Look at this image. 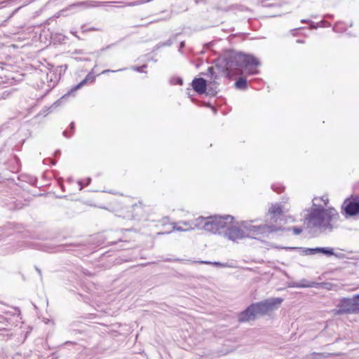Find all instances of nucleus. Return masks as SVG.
I'll list each match as a JSON object with an SVG mask.
<instances>
[{
	"label": "nucleus",
	"instance_id": "nucleus-46",
	"mask_svg": "<svg viewBox=\"0 0 359 359\" xmlns=\"http://www.w3.org/2000/svg\"><path fill=\"white\" fill-rule=\"evenodd\" d=\"M185 47V41H182L180 42V46H179V48H178V51L181 53V54H183V51H182V49Z\"/></svg>",
	"mask_w": 359,
	"mask_h": 359
},
{
	"label": "nucleus",
	"instance_id": "nucleus-43",
	"mask_svg": "<svg viewBox=\"0 0 359 359\" xmlns=\"http://www.w3.org/2000/svg\"><path fill=\"white\" fill-rule=\"evenodd\" d=\"M187 262H193V263H199V264H210V265H212V262H210V261H203V260H200V261H191V260H187Z\"/></svg>",
	"mask_w": 359,
	"mask_h": 359
},
{
	"label": "nucleus",
	"instance_id": "nucleus-63",
	"mask_svg": "<svg viewBox=\"0 0 359 359\" xmlns=\"http://www.w3.org/2000/svg\"><path fill=\"white\" fill-rule=\"evenodd\" d=\"M107 243H108V244H116V242H108Z\"/></svg>",
	"mask_w": 359,
	"mask_h": 359
},
{
	"label": "nucleus",
	"instance_id": "nucleus-62",
	"mask_svg": "<svg viewBox=\"0 0 359 359\" xmlns=\"http://www.w3.org/2000/svg\"><path fill=\"white\" fill-rule=\"evenodd\" d=\"M74 344V343H73L72 341H66V342L65 343V344H67H67Z\"/></svg>",
	"mask_w": 359,
	"mask_h": 359
},
{
	"label": "nucleus",
	"instance_id": "nucleus-16",
	"mask_svg": "<svg viewBox=\"0 0 359 359\" xmlns=\"http://www.w3.org/2000/svg\"><path fill=\"white\" fill-rule=\"evenodd\" d=\"M20 229V224L8 222L0 227V233L2 236H6L11 234V231L19 232Z\"/></svg>",
	"mask_w": 359,
	"mask_h": 359
},
{
	"label": "nucleus",
	"instance_id": "nucleus-42",
	"mask_svg": "<svg viewBox=\"0 0 359 359\" xmlns=\"http://www.w3.org/2000/svg\"><path fill=\"white\" fill-rule=\"evenodd\" d=\"M309 28L310 29H317L318 28V22H315L312 20L309 21Z\"/></svg>",
	"mask_w": 359,
	"mask_h": 359
},
{
	"label": "nucleus",
	"instance_id": "nucleus-45",
	"mask_svg": "<svg viewBox=\"0 0 359 359\" xmlns=\"http://www.w3.org/2000/svg\"><path fill=\"white\" fill-rule=\"evenodd\" d=\"M212 265L219 267H226L227 266V264L222 263L220 262H212Z\"/></svg>",
	"mask_w": 359,
	"mask_h": 359
},
{
	"label": "nucleus",
	"instance_id": "nucleus-10",
	"mask_svg": "<svg viewBox=\"0 0 359 359\" xmlns=\"http://www.w3.org/2000/svg\"><path fill=\"white\" fill-rule=\"evenodd\" d=\"M67 69V65H60L57 66L54 70H52L47 74L46 79L48 83V88L46 90L44 95L41 97H43L45 95L48 94L53 88L55 87L58 81L60 80L62 75L65 74Z\"/></svg>",
	"mask_w": 359,
	"mask_h": 359
},
{
	"label": "nucleus",
	"instance_id": "nucleus-9",
	"mask_svg": "<svg viewBox=\"0 0 359 359\" xmlns=\"http://www.w3.org/2000/svg\"><path fill=\"white\" fill-rule=\"evenodd\" d=\"M341 213L348 219L359 215V196L351 195L346 198L341 206Z\"/></svg>",
	"mask_w": 359,
	"mask_h": 359
},
{
	"label": "nucleus",
	"instance_id": "nucleus-11",
	"mask_svg": "<svg viewBox=\"0 0 359 359\" xmlns=\"http://www.w3.org/2000/svg\"><path fill=\"white\" fill-rule=\"evenodd\" d=\"M232 223L233 222H229L228 224L226 225L224 231L222 234L224 236V237L232 241H236L238 240L247 237L244 230H242L239 227L233 226Z\"/></svg>",
	"mask_w": 359,
	"mask_h": 359
},
{
	"label": "nucleus",
	"instance_id": "nucleus-61",
	"mask_svg": "<svg viewBox=\"0 0 359 359\" xmlns=\"http://www.w3.org/2000/svg\"><path fill=\"white\" fill-rule=\"evenodd\" d=\"M189 90H190V89L187 88V95H188L189 97L191 98V95H190Z\"/></svg>",
	"mask_w": 359,
	"mask_h": 359
},
{
	"label": "nucleus",
	"instance_id": "nucleus-31",
	"mask_svg": "<svg viewBox=\"0 0 359 359\" xmlns=\"http://www.w3.org/2000/svg\"><path fill=\"white\" fill-rule=\"evenodd\" d=\"M91 178L87 177L85 180H79L77 183L79 185V190H82L85 187L88 186L91 182Z\"/></svg>",
	"mask_w": 359,
	"mask_h": 359
},
{
	"label": "nucleus",
	"instance_id": "nucleus-36",
	"mask_svg": "<svg viewBox=\"0 0 359 359\" xmlns=\"http://www.w3.org/2000/svg\"><path fill=\"white\" fill-rule=\"evenodd\" d=\"M81 29L83 33H86L88 32L100 31L101 30L100 28L95 27H90L86 28L85 25H81Z\"/></svg>",
	"mask_w": 359,
	"mask_h": 359
},
{
	"label": "nucleus",
	"instance_id": "nucleus-19",
	"mask_svg": "<svg viewBox=\"0 0 359 359\" xmlns=\"http://www.w3.org/2000/svg\"><path fill=\"white\" fill-rule=\"evenodd\" d=\"M130 210L132 213L131 218L133 219H140L142 217L143 208L141 203H135L130 207Z\"/></svg>",
	"mask_w": 359,
	"mask_h": 359
},
{
	"label": "nucleus",
	"instance_id": "nucleus-29",
	"mask_svg": "<svg viewBox=\"0 0 359 359\" xmlns=\"http://www.w3.org/2000/svg\"><path fill=\"white\" fill-rule=\"evenodd\" d=\"M319 254H322L327 257H331L334 255V248L331 247H320Z\"/></svg>",
	"mask_w": 359,
	"mask_h": 359
},
{
	"label": "nucleus",
	"instance_id": "nucleus-47",
	"mask_svg": "<svg viewBox=\"0 0 359 359\" xmlns=\"http://www.w3.org/2000/svg\"><path fill=\"white\" fill-rule=\"evenodd\" d=\"M4 64L0 62V76H4L5 77H6L7 76L4 74Z\"/></svg>",
	"mask_w": 359,
	"mask_h": 359
},
{
	"label": "nucleus",
	"instance_id": "nucleus-2",
	"mask_svg": "<svg viewBox=\"0 0 359 359\" xmlns=\"http://www.w3.org/2000/svg\"><path fill=\"white\" fill-rule=\"evenodd\" d=\"M224 70L229 77L244 72L247 76L259 73L257 67L261 65V62L252 54L231 52L224 57Z\"/></svg>",
	"mask_w": 359,
	"mask_h": 359
},
{
	"label": "nucleus",
	"instance_id": "nucleus-64",
	"mask_svg": "<svg viewBox=\"0 0 359 359\" xmlns=\"http://www.w3.org/2000/svg\"><path fill=\"white\" fill-rule=\"evenodd\" d=\"M55 163H56V161H53V162L51 163V164H52V165H55Z\"/></svg>",
	"mask_w": 359,
	"mask_h": 359
},
{
	"label": "nucleus",
	"instance_id": "nucleus-6",
	"mask_svg": "<svg viewBox=\"0 0 359 359\" xmlns=\"http://www.w3.org/2000/svg\"><path fill=\"white\" fill-rule=\"evenodd\" d=\"M335 315L356 314L359 313V294L352 297H342L339 300L337 308L333 310Z\"/></svg>",
	"mask_w": 359,
	"mask_h": 359
},
{
	"label": "nucleus",
	"instance_id": "nucleus-48",
	"mask_svg": "<svg viewBox=\"0 0 359 359\" xmlns=\"http://www.w3.org/2000/svg\"><path fill=\"white\" fill-rule=\"evenodd\" d=\"M205 106L208 108H210L214 111L215 114L217 113V109L212 105L211 103L208 102L206 104Z\"/></svg>",
	"mask_w": 359,
	"mask_h": 359
},
{
	"label": "nucleus",
	"instance_id": "nucleus-32",
	"mask_svg": "<svg viewBox=\"0 0 359 359\" xmlns=\"http://www.w3.org/2000/svg\"><path fill=\"white\" fill-rule=\"evenodd\" d=\"M284 186L280 183H274L271 184V189L276 193H281L284 191Z\"/></svg>",
	"mask_w": 359,
	"mask_h": 359
},
{
	"label": "nucleus",
	"instance_id": "nucleus-33",
	"mask_svg": "<svg viewBox=\"0 0 359 359\" xmlns=\"http://www.w3.org/2000/svg\"><path fill=\"white\" fill-rule=\"evenodd\" d=\"M170 83L171 85L182 86L183 85V79L182 77H180V76H173V77L170 78Z\"/></svg>",
	"mask_w": 359,
	"mask_h": 359
},
{
	"label": "nucleus",
	"instance_id": "nucleus-52",
	"mask_svg": "<svg viewBox=\"0 0 359 359\" xmlns=\"http://www.w3.org/2000/svg\"><path fill=\"white\" fill-rule=\"evenodd\" d=\"M51 355L53 356L52 359H57L60 358V355L57 354V352H53Z\"/></svg>",
	"mask_w": 359,
	"mask_h": 359
},
{
	"label": "nucleus",
	"instance_id": "nucleus-18",
	"mask_svg": "<svg viewBox=\"0 0 359 359\" xmlns=\"http://www.w3.org/2000/svg\"><path fill=\"white\" fill-rule=\"evenodd\" d=\"M192 229L191 222H182L180 223H173L172 231L165 232V233H171L172 231H187ZM159 234H165V233H158Z\"/></svg>",
	"mask_w": 359,
	"mask_h": 359
},
{
	"label": "nucleus",
	"instance_id": "nucleus-59",
	"mask_svg": "<svg viewBox=\"0 0 359 359\" xmlns=\"http://www.w3.org/2000/svg\"><path fill=\"white\" fill-rule=\"evenodd\" d=\"M351 259L353 260L359 261V257H358V256L352 257H351Z\"/></svg>",
	"mask_w": 359,
	"mask_h": 359
},
{
	"label": "nucleus",
	"instance_id": "nucleus-15",
	"mask_svg": "<svg viewBox=\"0 0 359 359\" xmlns=\"http://www.w3.org/2000/svg\"><path fill=\"white\" fill-rule=\"evenodd\" d=\"M269 215L271 219L274 220L276 222H277L278 219L281 220V217L283 216V205L280 203L272 204L269 209Z\"/></svg>",
	"mask_w": 359,
	"mask_h": 359
},
{
	"label": "nucleus",
	"instance_id": "nucleus-3",
	"mask_svg": "<svg viewBox=\"0 0 359 359\" xmlns=\"http://www.w3.org/2000/svg\"><path fill=\"white\" fill-rule=\"evenodd\" d=\"M283 302L280 297L266 299L258 302L252 303L245 310L238 315L239 323H246L255 320L259 316L266 315L269 311H273Z\"/></svg>",
	"mask_w": 359,
	"mask_h": 359
},
{
	"label": "nucleus",
	"instance_id": "nucleus-35",
	"mask_svg": "<svg viewBox=\"0 0 359 359\" xmlns=\"http://www.w3.org/2000/svg\"><path fill=\"white\" fill-rule=\"evenodd\" d=\"M147 67V65L144 64L142 66H132L130 67V69L137 72L142 73V72H145L144 69H146Z\"/></svg>",
	"mask_w": 359,
	"mask_h": 359
},
{
	"label": "nucleus",
	"instance_id": "nucleus-38",
	"mask_svg": "<svg viewBox=\"0 0 359 359\" xmlns=\"http://www.w3.org/2000/svg\"><path fill=\"white\" fill-rule=\"evenodd\" d=\"M312 285L309 283H296L293 284V287H298V288H304V287H310Z\"/></svg>",
	"mask_w": 359,
	"mask_h": 359
},
{
	"label": "nucleus",
	"instance_id": "nucleus-60",
	"mask_svg": "<svg viewBox=\"0 0 359 359\" xmlns=\"http://www.w3.org/2000/svg\"><path fill=\"white\" fill-rule=\"evenodd\" d=\"M15 159L16 161V163L20 165V159L17 156H15Z\"/></svg>",
	"mask_w": 359,
	"mask_h": 359
},
{
	"label": "nucleus",
	"instance_id": "nucleus-5",
	"mask_svg": "<svg viewBox=\"0 0 359 359\" xmlns=\"http://www.w3.org/2000/svg\"><path fill=\"white\" fill-rule=\"evenodd\" d=\"M252 222L253 221H243L241 223L243 229L248 232L246 233L248 238L262 240L265 237H268L271 233L278 232L279 228H278V224L253 225Z\"/></svg>",
	"mask_w": 359,
	"mask_h": 359
},
{
	"label": "nucleus",
	"instance_id": "nucleus-4",
	"mask_svg": "<svg viewBox=\"0 0 359 359\" xmlns=\"http://www.w3.org/2000/svg\"><path fill=\"white\" fill-rule=\"evenodd\" d=\"M82 248L80 243H70L60 245H52L48 243H41L32 241H19L16 245L11 250V252L23 250L27 248L36 249L46 252H61L76 250Z\"/></svg>",
	"mask_w": 359,
	"mask_h": 359
},
{
	"label": "nucleus",
	"instance_id": "nucleus-20",
	"mask_svg": "<svg viewBox=\"0 0 359 359\" xmlns=\"http://www.w3.org/2000/svg\"><path fill=\"white\" fill-rule=\"evenodd\" d=\"M219 83L215 81H207V91L205 94H207L211 97H215L217 93V87Z\"/></svg>",
	"mask_w": 359,
	"mask_h": 359
},
{
	"label": "nucleus",
	"instance_id": "nucleus-8",
	"mask_svg": "<svg viewBox=\"0 0 359 359\" xmlns=\"http://www.w3.org/2000/svg\"><path fill=\"white\" fill-rule=\"evenodd\" d=\"M95 81V76L94 75L93 70L90 72L86 77L79 83L72 86L65 94H64L60 99L56 100L50 107V108H55L64 102H66L69 97H74L76 93L78 90L81 89L87 83H93Z\"/></svg>",
	"mask_w": 359,
	"mask_h": 359
},
{
	"label": "nucleus",
	"instance_id": "nucleus-30",
	"mask_svg": "<svg viewBox=\"0 0 359 359\" xmlns=\"http://www.w3.org/2000/svg\"><path fill=\"white\" fill-rule=\"evenodd\" d=\"M313 359H327L332 355H334L333 353H312Z\"/></svg>",
	"mask_w": 359,
	"mask_h": 359
},
{
	"label": "nucleus",
	"instance_id": "nucleus-58",
	"mask_svg": "<svg viewBox=\"0 0 359 359\" xmlns=\"http://www.w3.org/2000/svg\"><path fill=\"white\" fill-rule=\"evenodd\" d=\"M296 42H297V43H304V42H305V41H304V39H297V40L296 41Z\"/></svg>",
	"mask_w": 359,
	"mask_h": 359
},
{
	"label": "nucleus",
	"instance_id": "nucleus-37",
	"mask_svg": "<svg viewBox=\"0 0 359 359\" xmlns=\"http://www.w3.org/2000/svg\"><path fill=\"white\" fill-rule=\"evenodd\" d=\"M331 26V23L325 20L324 18L318 22V27H330Z\"/></svg>",
	"mask_w": 359,
	"mask_h": 359
},
{
	"label": "nucleus",
	"instance_id": "nucleus-25",
	"mask_svg": "<svg viewBox=\"0 0 359 359\" xmlns=\"http://www.w3.org/2000/svg\"><path fill=\"white\" fill-rule=\"evenodd\" d=\"M278 232H285V231H292L294 235H299L300 234L303 229L301 226H292V227H283L280 224H278Z\"/></svg>",
	"mask_w": 359,
	"mask_h": 359
},
{
	"label": "nucleus",
	"instance_id": "nucleus-40",
	"mask_svg": "<svg viewBox=\"0 0 359 359\" xmlns=\"http://www.w3.org/2000/svg\"><path fill=\"white\" fill-rule=\"evenodd\" d=\"M260 4L262 7H265V8H270V7H273V6H277V4H275L267 3L266 1H262Z\"/></svg>",
	"mask_w": 359,
	"mask_h": 359
},
{
	"label": "nucleus",
	"instance_id": "nucleus-7",
	"mask_svg": "<svg viewBox=\"0 0 359 359\" xmlns=\"http://www.w3.org/2000/svg\"><path fill=\"white\" fill-rule=\"evenodd\" d=\"M233 217L229 215H214L208 217L207 222L205 223V231L212 233L222 235L224 231L226 225L232 222Z\"/></svg>",
	"mask_w": 359,
	"mask_h": 359
},
{
	"label": "nucleus",
	"instance_id": "nucleus-24",
	"mask_svg": "<svg viewBox=\"0 0 359 359\" xmlns=\"http://www.w3.org/2000/svg\"><path fill=\"white\" fill-rule=\"evenodd\" d=\"M18 180L22 182H25L32 186L36 187L37 183V178L34 176L29 175H21L18 177Z\"/></svg>",
	"mask_w": 359,
	"mask_h": 359
},
{
	"label": "nucleus",
	"instance_id": "nucleus-17",
	"mask_svg": "<svg viewBox=\"0 0 359 359\" xmlns=\"http://www.w3.org/2000/svg\"><path fill=\"white\" fill-rule=\"evenodd\" d=\"M10 210H18L27 205L26 203L22 201L15 199L14 198L6 200L4 204Z\"/></svg>",
	"mask_w": 359,
	"mask_h": 359
},
{
	"label": "nucleus",
	"instance_id": "nucleus-54",
	"mask_svg": "<svg viewBox=\"0 0 359 359\" xmlns=\"http://www.w3.org/2000/svg\"><path fill=\"white\" fill-rule=\"evenodd\" d=\"M70 32L75 37H76L77 39H80V37L77 35V32H76V31H71Z\"/></svg>",
	"mask_w": 359,
	"mask_h": 359
},
{
	"label": "nucleus",
	"instance_id": "nucleus-39",
	"mask_svg": "<svg viewBox=\"0 0 359 359\" xmlns=\"http://www.w3.org/2000/svg\"><path fill=\"white\" fill-rule=\"evenodd\" d=\"M257 83L258 84H262V79H259V78H257V79H252L249 81V83H250V86L252 88H256V87L253 86H252V83Z\"/></svg>",
	"mask_w": 359,
	"mask_h": 359
},
{
	"label": "nucleus",
	"instance_id": "nucleus-51",
	"mask_svg": "<svg viewBox=\"0 0 359 359\" xmlns=\"http://www.w3.org/2000/svg\"><path fill=\"white\" fill-rule=\"evenodd\" d=\"M35 269L37 271V273H38V274H39V276L40 277L41 280H42V272H41V270L39 267H37V266H35Z\"/></svg>",
	"mask_w": 359,
	"mask_h": 359
},
{
	"label": "nucleus",
	"instance_id": "nucleus-1",
	"mask_svg": "<svg viewBox=\"0 0 359 359\" xmlns=\"http://www.w3.org/2000/svg\"><path fill=\"white\" fill-rule=\"evenodd\" d=\"M329 202L327 196L313 198L312 205L304 217L308 228L316 229L325 233L338 228L339 213L334 207L327 206Z\"/></svg>",
	"mask_w": 359,
	"mask_h": 359
},
{
	"label": "nucleus",
	"instance_id": "nucleus-41",
	"mask_svg": "<svg viewBox=\"0 0 359 359\" xmlns=\"http://www.w3.org/2000/svg\"><path fill=\"white\" fill-rule=\"evenodd\" d=\"M332 256H334L335 257H337L338 259H341L347 258L346 255L342 252H334V255Z\"/></svg>",
	"mask_w": 359,
	"mask_h": 359
},
{
	"label": "nucleus",
	"instance_id": "nucleus-26",
	"mask_svg": "<svg viewBox=\"0 0 359 359\" xmlns=\"http://www.w3.org/2000/svg\"><path fill=\"white\" fill-rule=\"evenodd\" d=\"M75 123L74 121H72L69 123L68 128L62 132V135L65 137L69 139L74 135L75 133Z\"/></svg>",
	"mask_w": 359,
	"mask_h": 359
},
{
	"label": "nucleus",
	"instance_id": "nucleus-49",
	"mask_svg": "<svg viewBox=\"0 0 359 359\" xmlns=\"http://www.w3.org/2000/svg\"><path fill=\"white\" fill-rule=\"evenodd\" d=\"M20 6L15 8L11 14L10 15L8 16V19L11 18L20 9Z\"/></svg>",
	"mask_w": 359,
	"mask_h": 359
},
{
	"label": "nucleus",
	"instance_id": "nucleus-44",
	"mask_svg": "<svg viewBox=\"0 0 359 359\" xmlns=\"http://www.w3.org/2000/svg\"><path fill=\"white\" fill-rule=\"evenodd\" d=\"M126 69L127 68H121V69H119L118 70L105 69V70H103L101 74H108L109 72H122V71L126 70Z\"/></svg>",
	"mask_w": 359,
	"mask_h": 359
},
{
	"label": "nucleus",
	"instance_id": "nucleus-28",
	"mask_svg": "<svg viewBox=\"0 0 359 359\" xmlns=\"http://www.w3.org/2000/svg\"><path fill=\"white\" fill-rule=\"evenodd\" d=\"M177 34H175L174 36H173V39L172 38H170L169 39H168L165 42H159L158 43H157L154 48V50H158L159 48H162V47H164V46H170L172 43H173V41L174 39H175V38L177 37Z\"/></svg>",
	"mask_w": 359,
	"mask_h": 359
},
{
	"label": "nucleus",
	"instance_id": "nucleus-55",
	"mask_svg": "<svg viewBox=\"0 0 359 359\" xmlns=\"http://www.w3.org/2000/svg\"><path fill=\"white\" fill-rule=\"evenodd\" d=\"M60 154H61V151L59 149L56 150L54 153L55 156H60Z\"/></svg>",
	"mask_w": 359,
	"mask_h": 359
},
{
	"label": "nucleus",
	"instance_id": "nucleus-57",
	"mask_svg": "<svg viewBox=\"0 0 359 359\" xmlns=\"http://www.w3.org/2000/svg\"><path fill=\"white\" fill-rule=\"evenodd\" d=\"M82 53H83L82 50H75V51L74 52V54H81Z\"/></svg>",
	"mask_w": 359,
	"mask_h": 359
},
{
	"label": "nucleus",
	"instance_id": "nucleus-34",
	"mask_svg": "<svg viewBox=\"0 0 359 359\" xmlns=\"http://www.w3.org/2000/svg\"><path fill=\"white\" fill-rule=\"evenodd\" d=\"M116 44V43L109 44L105 47L100 48V50H97V51L93 52V54L95 55L96 57H98L101 55V54L103 51L109 50V48H111L112 46H115Z\"/></svg>",
	"mask_w": 359,
	"mask_h": 359
},
{
	"label": "nucleus",
	"instance_id": "nucleus-56",
	"mask_svg": "<svg viewBox=\"0 0 359 359\" xmlns=\"http://www.w3.org/2000/svg\"><path fill=\"white\" fill-rule=\"evenodd\" d=\"M309 21H311V20H308V19H302L301 20V22L302 23H307L308 25L309 24Z\"/></svg>",
	"mask_w": 359,
	"mask_h": 359
},
{
	"label": "nucleus",
	"instance_id": "nucleus-27",
	"mask_svg": "<svg viewBox=\"0 0 359 359\" xmlns=\"http://www.w3.org/2000/svg\"><path fill=\"white\" fill-rule=\"evenodd\" d=\"M203 74L207 77H209L210 81H215L219 79V76L215 72V67L213 66L209 67L207 69V72Z\"/></svg>",
	"mask_w": 359,
	"mask_h": 359
},
{
	"label": "nucleus",
	"instance_id": "nucleus-53",
	"mask_svg": "<svg viewBox=\"0 0 359 359\" xmlns=\"http://www.w3.org/2000/svg\"><path fill=\"white\" fill-rule=\"evenodd\" d=\"M75 59L77 61H90V60L89 58H82V57H76Z\"/></svg>",
	"mask_w": 359,
	"mask_h": 359
},
{
	"label": "nucleus",
	"instance_id": "nucleus-13",
	"mask_svg": "<svg viewBox=\"0 0 359 359\" xmlns=\"http://www.w3.org/2000/svg\"><path fill=\"white\" fill-rule=\"evenodd\" d=\"M5 165L0 164V187L7 188L11 191H15L17 187H22L15 182L13 179L7 177V175L1 172L5 170Z\"/></svg>",
	"mask_w": 359,
	"mask_h": 359
},
{
	"label": "nucleus",
	"instance_id": "nucleus-50",
	"mask_svg": "<svg viewBox=\"0 0 359 359\" xmlns=\"http://www.w3.org/2000/svg\"><path fill=\"white\" fill-rule=\"evenodd\" d=\"M323 18L324 19H325V18H329V19H332H332H334V15H332V14H330V13H327V14L324 15L323 16Z\"/></svg>",
	"mask_w": 359,
	"mask_h": 359
},
{
	"label": "nucleus",
	"instance_id": "nucleus-21",
	"mask_svg": "<svg viewBox=\"0 0 359 359\" xmlns=\"http://www.w3.org/2000/svg\"><path fill=\"white\" fill-rule=\"evenodd\" d=\"M353 23L351 22L348 25L344 21H337L336 22L333 27L332 30L337 33H343L346 31L348 27H352Z\"/></svg>",
	"mask_w": 359,
	"mask_h": 359
},
{
	"label": "nucleus",
	"instance_id": "nucleus-22",
	"mask_svg": "<svg viewBox=\"0 0 359 359\" xmlns=\"http://www.w3.org/2000/svg\"><path fill=\"white\" fill-rule=\"evenodd\" d=\"M208 217H199L191 222L192 229H201L205 230V223L207 222Z\"/></svg>",
	"mask_w": 359,
	"mask_h": 359
},
{
	"label": "nucleus",
	"instance_id": "nucleus-12",
	"mask_svg": "<svg viewBox=\"0 0 359 359\" xmlns=\"http://www.w3.org/2000/svg\"><path fill=\"white\" fill-rule=\"evenodd\" d=\"M277 249H284L287 251H297L302 255L310 256L319 254L320 252V247L316 248H304V247H285V246H276Z\"/></svg>",
	"mask_w": 359,
	"mask_h": 359
},
{
	"label": "nucleus",
	"instance_id": "nucleus-14",
	"mask_svg": "<svg viewBox=\"0 0 359 359\" xmlns=\"http://www.w3.org/2000/svg\"><path fill=\"white\" fill-rule=\"evenodd\" d=\"M207 81L203 78H194L191 83V86L196 93L203 95L207 91Z\"/></svg>",
	"mask_w": 359,
	"mask_h": 359
},
{
	"label": "nucleus",
	"instance_id": "nucleus-23",
	"mask_svg": "<svg viewBox=\"0 0 359 359\" xmlns=\"http://www.w3.org/2000/svg\"><path fill=\"white\" fill-rule=\"evenodd\" d=\"M234 86L238 90H247L248 87V81L246 78L240 76L236 80Z\"/></svg>",
	"mask_w": 359,
	"mask_h": 359
}]
</instances>
